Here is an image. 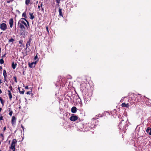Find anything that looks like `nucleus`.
<instances>
[{"label":"nucleus","instance_id":"9b49d317","mask_svg":"<svg viewBox=\"0 0 151 151\" xmlns=\"http://www.w3.org/2000/svg\"><path fill=\"white\" fill-rule=\"evenodd\" d=\"M3 75L4 77V80L5 81L7 77L6 72L5 70H3Z\"/></svg>","mask_w":151,"mask_h":151},{"label":"nucleus","instance_id":"37998d69","mask_svg":"<svg viewBox=\"0 0 151 151\" xmlns=\"http://www.w3.org/2000/svg\"><path fill=\"white\" fill-rule=\"evenodd\" d=\"M1 80H0V85L1 84Z\"/></svg>","mask_w":151,"mask_h":151},{"label":"nucleus","instance_id":"4be33fe9","mask_svg":"<svg viewBox=\"0 0 151 151\" xmlns=\"http://www.w3.org/2000/svg\"><path fill=\"white\" fill-rule=\"evenodd\" d=\"M14 39L13 38H11L9 40V42H12L14 41Z\"/></svg>","mask_w":151,"mask_h":151},{"label":"nucleus","instance_id":"58836bf2","mask_svg":"<svg viewBox=\"0 0 151 151\" xmlns=\"http://www.w3.org/2000/svg\"><path fill=\"white\" fill-rule=\"evenodd\" d=\"M6 127H4V131H5L6 130Z\"/></svg>","mask_w":151,"mask_h":151},{"label":"nucleus","instance_id":"f704fd0d","mask_svg":"<svg viewBox=\"0 0 151 151\" xmlns=\"http://www.w3.org/2000/svg\"><path fill=\"white\" fill-rule=\"evenodd\" d=\"M38 9H39L40 10L41 9V8L40 9V6L38 5Z\"/></svg>","mask_w":151,"mask_h":151},{"label":"nucleus","instance_id":"7c9ffc66","mask_svg":"<svg viewBox=\"0 0 151 151\" xmlns=\"http://www.w3.org/2000/svg\"><path fill=\"white\" fill-rule=\"evenodd\" d=\"M0 101H1V103L3 105V104H4V103H3V99H2V100Z\"/></svg>","mask_w":151,"mask_h":151},{"label":"nucleus","instance_id":"ddd939ff","mask_svg":"<svg viewBox=\"0 0 151 151\" xmlns=\"http://www.w3.org/2000/svg\"><path fill=\"white\" fill-rule=\"evenodd\" d=\"M62 9L60 8L59 9V15L60 17H63V14L62 12Z\"/></svg>","mask_w":151,"mask_h":151},{"label":"nucleus","instance_id":"a878e982","mask_svg":"<svg viewBox=\"0 0 151 151\" xmlns=\"http://www.w3.org/2000/svg\"><path fill=\"white\" fill-rule=\"evenodd\" d=\"M14 0H10L9 1H7L6 2L7 3H10V2H12L13 1H14Z\"/></svg>","mask_w":151,"mask_h":151},{"label":"nucleus","instance_id":"f8f14e48","mask_svg":"<svg viewBox=\"0 0 151 151\" xmlns=\"http://www.w3.org/2000/svg\"><path fill=\"white\" fill-rule=\"evenodd\" d=\"M76 107L73 106L71 109V112L73 113H75L76 112Z\"/></svg>","mask_w":151,"mask_h":151},{"label":"nucleus","instance_id":"0eeeda50","mask_svg":"<svg viewBox=\"0 0 151 151\" xmlns=\"http://www.w3.org/2000/svg\"><path fill=\"white\" fill-rule=\"evenodd\" d=\"M70 119L71 121H75L78 119V116L73 114L70 117Z\"/></svg>","mask_w":151,"mask_h":151},{"label":"nucleus","instance_id":"bb28decb","mask_svg":"<svg viewBox=\"0 0 151 151\" xmlns=\"http://www.w3.org/2000/svg\"><path fill=\"white\" fill-rule=\"evenodd\" d=\"M34 63L33 62L31 63L29 65V66L31 67V68H32V65H33Z\"/></svg>","mask_w":151,"mask_h":151},{"label":"nucleus","instance_id":"423d86ee","mask_svg":"<svg viewBox=\"0 0 151 151\" xmlns=\"http://www.w3.org/2000/svg\"><path fill=\"white\" fill-rule=\"evenodd\" d=\"M0 29L3 31H5L7 29L6 24L4 23H2L0 24Z\"/></svg>","mask_w":151,"mask_h":151},{"label":"nucleus","instance_id":"473e14b6","mask_svg":"<svg viewBox=\"0 0 151 151\" xmlns=\"http://www.w3.org/2000/svg\"><path fill=\"white\" fill-rule=\"evenodd\" d=\"M27 94H30V91H28L27 93Z\"/></svg>","mask_w":151,"mask_h":151},{"label":"nucleus","instance_id":"a211bd4d","mask_svg":"<svg viewBox=\"0 0 151 151\" xmlns=\"http://www.w3.org/2000/svg\"><path fill=\"white\" fill-rule=\"evenodd\" d=\"M31 0H26L25 2L26 5H28L29 4H30Z\"/></svg>","mask_w":151,"mask_h":151},{"label":"nucleus","instance_id":"c03bdc74","mask_svg":"<svg viewBox=\"0 0 151 151\" xmlns=\"http://www.w3.org/2000/svg\"><path fill=\"white\" fill-rule=\"evenodd\" d=\"M2 93V91L1 90H0V94Z\"/></svg>","mask_w":151,"mask_h":151},{"label":"nucleus","instance_id":"4468645a","mask_svg":"<svg viewBox=\"0 0 151 151\" xmlns=\"http://www.w3.org/2000/svg\"><path fill=\"white\" fill-rule=\"evenodd\" d=\"M146 131L150 135H151V129L150 127H148Z\"/></svg>","mask_w":151,"mask_h":151},{"label":"nucleus","instance_id":"1a4fd4ad","mask_svg":"<svg viewBox=\"0 0 151 151\" xmlns=\"http://www.w3.org/2000/svg\"><path fill=\"white\" fill-rule=\"evenodd\" d=\"M13 18H12L9 20V24L10 25V28H12L13 27Z\"/></svg>","mask_w":151,"mask_h":151},{"label":"nucleus","instance_id":"20e7f679","mask_svg":"<svg viewBox=\"0 0 151 151\" xmlns=\"http://www.w3.org/2000/svg\"><path fill=\"white\" fill-rule=\"evenodd\" d=\"M83 98L84 100V102L85 104L89 101L91 99L90 96L88 93H86L84 96Z\"/></svg>","mask_w":151,"mask_h":151},{"label":"nucleus","instance_id":"49530a36","mask_svg":"<svg viewBox=\"0 0 151 151\" xmlns=\"http://www.w3.org/2000/svg\"><path fill=\"white\" fill-rule=\"evenodd\" d=\"M25 99L26 100V101H27V100L26 98Z\"/></svg>","mask_w":151,"mask_h":151},{"label":"nucleus","instance_id":"a19ab883","mask_svg":"<svg viewBox=\"0 0 151 151\" xmlns=\"http://www.w3.org/2000/svg\"><path fill=\"white\" fill-rule=\"evenodd\" d=\"M2 119V117H0V120H1Z\"/></svg>","mask_w":151,"mask_h":151},{"label":"nucleus","instance_id":"f257e3e1","mask_svg":"<svg viewBox=\"0 0 151 151\" xmlns=\"http://www.w3.org/2000/svg\"><path fill=\"white\" fill-rule=\"evenodd\" d=\"M18 25L21 29L24 31L25 29L24 26L27 28L28 26H29V24L28 21L26 19L22 18L19 21Z\"/></svg>","mask_w":151,"mask_h":151},{"label":"nucleus","instance_id":"79ce46f5","mask_svg":"<svg viewBox=\"0 0 151 151\" xmlns=\"http://www.w3.org/2000/svg\"><path fill=\"white\" fill-rule=\"evenodd\" d=\"M2 69V68L1 66H0V70Z\"/></svg>","mask_w":151,"mask_h":151},{"label":"nucleus","instance_id":"ea45409f","mask_svg":"<svg viewBox=\"0 0 151 151\" xmlns=\"http://www.w3.org/2000/svg\"><path fill=\"white\" fill-rule=\"evenodd\" d=\"M25 88L26 89H28V86H26L25 87Z\"/></svg>","mask_w":151,"mask_h":151},{"label":"nucleus","instance_id":"72a5a7b5","mask_svg":"<svg viewBox=\"0 0 151 151\" xmlns=\"http://www.w3.org/2000/svg\"><path fill=\"white\" fill-rule=\"evenodd\" d=\"M46 30H47V31L48 32H49V30H48V27H46Z\"/></svg>","mask_w":151,"mask_h":151},{"label":"nucleus","instance_id":"c9c22d12","mask_svg":"<svg viewBox=\"0 0 151 151\" xmlns=\"http://www.w3.org/2000/svg\"><path fill=\"white\" fill-rule=\"evenodd\" d=\"M19 92L21 94H23L24 93V92L23 91H19Z\"/></svg>","mask_w":151,"mask_h":151},{"label":"nucleus","instance_id":"cd10ccee","mask_svg":"<svg viewBox=\"0 0 151 151\" xmlns=\"http://www.w3.org/2000/svg\"><path fill=\"white\" fill-rule=\"evenodd\" d=\"M12 113H13V112L12 111H10L9 113V115L11 116L12 115Z\"/></svg>","mask_w":151,"mask_h":151},{"label":"nucleus","instance_id":"de8ad7c7","mask_svg":"<svg viewBox=\"0 0 151 151\" xmlns=\"http://www.w3.org/2000/svg\"><path fill=\"white\" fill-rule=\"evenodd\" d=\"M35 64H36V62H35Z\"/></svg>","mask_w":151,"mask_h":151},{"label":"nucleus","instance_id":"f03ea898","mask_svg":"<svg viewBox=\"0 0 151 151\" xmlns=\"http://www.w3.org/2000/svg\"><path fill=\"white\" fill-rule=\"evenodd\" d=\"M95 125L93 124H91V123H88V124H86L85 125H84V128L86 129V130H90V129H93L95 128Z\"/></svg>","mask_w":151,"mask_h":151},{"label":"nucleus","instance_id":"c85d7f7f","mask_svg":"<svg viewBox=\"0 0 151 151\" xmlns=\"http://www.w3.org/2000/svg\"><path fill=\"white\" fill-rule=\"evenodd\" d=\"M14 81H15L16 83H17V78L16 77H15V76H14Z\"/></svg>","mask_w":151,"mask_h":151},{"label":"nucleus","instance_id":"2f4dec72","mask_svg":"<svg viewBox=\"0 0 151 151\" xmlns=\"http://www.w3.org/2000/svg\"><path fill=\"white\" fill-rule=\"evenodd\" d=\"M21 127L23 129V130L24 131V127L22 125H21Z\"/></svg>","mask_w":151,"mask_h":151},{"label":"nucleus","instance_id":"9d476101","mask_svg":"<svg viewBox=\"0 0 151 151\" xmlns=\"http://www.w3.org/2000/svg\"><path fill=\"white\" fill-rule=\"evenodd\" d=\"M121 105L123 107L128 108L129 107V105L128 104H125V103H122Z\"/></svg>","mask_w":151,"mask_h":151},{"label":"nucleus","instance_id":"f3484780","mask_svg":"<svg viewBox=\"0 0 151 151\" xmlns=\"http://www.w3.org/2000/svg\"><path fill=\"white\" fill-rule=\"evenodd\" d=\"M29 15L30 16V18L31 19H33L34 18V17L33 15V14L30 13H29Z\"/></svg>","mask_w":151,"mask_h":151},{"label":"nucleus","instance_id":"dca6fc26","mask_svg":"<svg viewBox=\"0 0 151 151\" xmlns=\"http://www.w3.org/2000/svg\"><path fill=\"white\" fill-rule=\"evenodd\" d=\"M8 95L9 99L10 100L12 99V96L10 91L8 90Z\"/></svg>","mask_w":151,"mask_h":151},{"label":"nucleus","instance_id":"c756f323","mask_svg":"<svg viewBox=\"0 0 151 151\" xmlns=\"http://www.w3.org/2000/svg\"><path fill=\"white\" fill-rule=\"evenodd\" d=\"M42 3L41 4H40V6L41 7V9L42 10H44V9L42 7Z\"/></svg>","mask_w":151,"mask_h":151},{"label":"nucleus","instance_id":"09e8293b","mask_svg":"<svg viewBox=\"0 0 151 151\" xmlns=\"http://www.w3.org/2000/svg\"><path fill=\"white\" fill-rule=\"evenodd\" d=\"M148 105H150V104H148Z\"/></svg>","mask_w":151,"mask_h":151},{"label":"nucleus","instance_id":"5701e85b","mask_svg":"<svg viewBox=\"0 0 151 151\" xmlns=\"http://www.w3.org/2000/svg\"><path fill=\"white\" fill-rule=\"evenodd\" d=\"M0 136L1 137L2 140H3L4 139V135L3 134H0Z\"/></svg>","mask_w":151,"mask_h":151},{"label":"nucleus","instance_id":"6ab92c4d","mask_svg":"<svg viewBox=\"0 0 151 151\" xmlns=\"http://www.w3.org/2000/svg\"><path fill=\"white\" fill-rule=\"evenodd\" d=\"M12 67L13 69H14L16 67V65L14 63V62L12 64Z\"/></svg>","mask_w":151,"mask_h":151},{"label":"nucleus","instance_id":"2eb2a0df","mask_svg":"<svg viewBox=\"0 0 151 151\" xmlns=\"http://www.w3.org/2000/svg\"><path fill=\"white\" fill-rule=\"evenodd\" d=\"M31 42V40H29L28 41L26 44V49H27L30 45V43Z\"/></svg>","mask_w":151,"mask_h":151},{"label":"nucleus","instance_id":"8fccbe9b","mask_svg":"<svg viewBox=\"0 0 151 151\" xmlns=\"http://www.w3.org/2000/svg\"><path fill=\"white\" fill-rule=\"evenodd\" d=\"M1 88V86H0V88Z\"/></svg>","mask_w":151,"mask_h":151},{"label":"nucleus","instance_id":"6e6552de","mask_svg":"<svg viewBox=\"0 0 151 151\" xmlns=\"http://www.w3.org/2000/svg\"><path fill=\"white\" fill-rule=\"evenodd\" d=\"M16 118L14 116H13L12 119V124L13 126H14L16 123Z\"/></svg>","mask_w":151,"mask_h":151},{"label":"nucleus","instance_id":"a18cd8bd","mask_svg":"<svg viewBox=\"0 0 151 151\" xmlns=\"http://www.w3.org/2000/svg\"><path fill=\"white\" fill-rule=\"evenodd\" d=\"M2 100V99L1 97H0V101Z\"/></svg>","mask_w":151,"mask_h":151},{"label":"nucleus","instance_id":"aec40b11","mask_svg":"<svg viewBox=\"0 0 151 151\" xmlns=\"http://www.w3.org/2000/svg\"><path fill=\"white\" fill-rule=\"evenodd\" d=\"M22 16L23 17H24L26 18L27 16H26V13L25 12H24L22 14Z\"/></svg>","mask_w":151,"mask_h":151},{"label":"nucleus","instance_id":"3c124183","mask_svg":"<svg viewBox=\"0 0 151 151\" xmlns=\"http://www.w3.org/2000/svg\"><path fill=\"white\" fill-rule=\"evenodd\" d=\"M0 151H1V150H0Z\"/></svg>","mask_w":151,"mask_h":151},{"label":"nucleus","instance_id":"39448f33","mask_svg":"<svg viewBox=\"0 0 151 151\" xmlns=\"http://www.w3.org/2000/svg\"><path fill=\"white\" fill-rule=\"evenodd\" d=\"M123 121V120H121V122L119 123V127L120 130L122 131H123L126 129V126L125 125H124V124H123L122 123V122Z\"/></svg>","mask_w":151,"mask_h":151},{"label":"nucleus","instance_id":"393cba45","mask_svg":"<svg viewBox=\"0 0 151 151\" xmlns=\"http://www.w3.org/2000/svg\"><path fill=\"white\" fill-rule=\"evenodd\" d=\"M34 59L35 60L38 61V59L37 55H36V56H35Z\"/></svg>","mask_w":151,"mask_h":151},{"label":"nucleus","instance_id":"e433bc0d","mask_svg":"<svg viewBox=\"0 0 151 151\" xmlns=\"http://www.w3.org/2000/svg\"><path fill=\"white\" fill-rule=\"evenodd\" d=\"M22 41H19V43L21 44H22Z\"/></svg>","mask_w":151,"mask_h":151},{"label":"nucleus","instance_id":"7ed1b4c3","mask_svg":"<svg viewBox=\"0 0 151 151\" xmlns=\"http://www.w3.org/2000/svg\"><path fill=\"white\" fill-rule=\"evenodd\" d=\"M17 142V140L16 139H14L12 140L11 146L10 147V149H11L13 151H15V146Z\"/></svg>","mask_w":151,"mask_h":151},{"label":"nucleus","instance_id":"4c0bfd02","mask_svg":"<svg viewBox=\"0 0 151 151\" xmlns=\"http://www.w3.org/2000/svg\"><path fill=\"white\" fill-rule=\"evenodd\" d=\"M5 55H6V54H4V55H3L2 56V57L3 58L4 57H5Z\"/></svg>","mask_w":151,"mask_h":151},{"label":"nucleus","instance_id":"b1692460","mask_svg":"<svg viewBox=\"0 0 151 151\" xmlns=\"http://www.w3.org/2000/svg\"><path fill=\"white\" fill-rule=\"evenodd\" d=\"M60 0H56V2L58 3V6H59V4L60 3Z\"/></svg>","mask_w":151,"mask_h":151},{"label":"nucleus","instance_id":"412c9836","mask_svg":"<svg viewBox=\"0 0 151 151\" xmlns=\"http://www.w3.org/2000/svg\"><path fill=\"white\" fill-rule=\"evenodd\" d=\"M4 61L2 59H1L0 60V63L2 64L4 63Z\"/></svg>","mask_w":151,"mask_h":151}]
</instances>
